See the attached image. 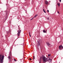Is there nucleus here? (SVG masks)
<instances>
[{
	"label": "nucleus",
	"instance_id": "obj_23",
	"mask_svg": "<svg viewBox=\"0 0 63 63\" xmlns=\"http://www.w3.org/2000/svg\"><path fill=\"white\" fill-rule=\"evenodd\" d=\"M33 19V18H32L31 19V20H32V19Z\"/></svg>",
	"mask_w": 63,
	"mask_h": 63
},
{
	"label": "nucleus",
	"instance_id": "obj_14",
	"mask_svg": "<svg viewBox=\"0 0 63 63\" xmlns=\"http://www.w3.org/2000/svg\"><path fill=\"white\" fill-rule=\"evenodd\" d=\"M57 5H58L59 6H60V3H58V4H57Z\"/></svg>",
	"mask_w": 63,
	"mask_h": 63
},
{
	"label": "nucleus",
	"instance_id": "obj_25",
	"mask_svg": "<svg viewBox=\"0 0 63 63\" xmlns=\"http://www.w3.org/2000/svg\"><path fill=\"white\" fill-rule=\"evenodd\" d=\"M62 48H63V47L62 46Z\"/></svg>",
	"mask_w": 63,
	"mask_h": 63
},
{
	"label": "nucleus",
	"instance_id": "obj_27",
	"mask_svg": "<svg viewBox=\"0 0 63 63\" xmlns=\"http://www.w3.org/2000/svg\"><path fill=\"white\" fill-rule=\"evenodd\" d=\"M49 19V18H47V19H48V20Z\"/></svg>",
	"mask_w": 63,
	"mask_h": 63
},
{
	"label": "nucleus",
	"instance_id": "obj_15",
	"mask_svg": "<svg viewBox=\"0 0 63 63\" xmlns=\"http://www.w3.org/2000/svg\"><path fill=\"white\" fill-rule=\"evenodd\" d=\"M9 31L7 32V34H8V33H9L10 32V31L9 30Z\"/></svg>",
	"mask_w": 63,
	"mask_h": 63
},
{
	"label": "nucleus",
	"instance_id": "obj_11",
	"mask_svg": "<svg viewBox=\"0 0 63 63\" xmlns=\"http://www.w3.org/2000/svg\"><path fill=\"white\" fill-rule=\"evenodd\" d=\"M43 32L44 33H47V32L45 30H43Z\"/></svg>",
	"mask_w": 63,
	"mask_h": 63
},
{
	"label": "nucleus",
	"instance_id": "obj_19",
	"mask_svg": "<svg viewBox=\"0 0 63 63\" xmlns=\"http://www.w3.org/2000/svg\"><path fill=\"white\" fill-rule=\"evenodd\" d=\"M14 61H16V59H14Z\"/></svg>",
	"mask_w": 63,
	"mask_h": 63
},
{
	"label": "nucleus",
	"instance_id": "obj_13",
	"mask_svg": "<svg viewBox=\"0 0 63 63\" xmlns=\"http://www.w3.org/2000/svg\"><path fill=\"white\" fill-rule=\"evenodd\" d=\"M43 11L45 13H46V11H45V10H44V9H43Z\"/></svg>",
	"mask_w": 63,
	"mask_h": 63
},
{
	"label": "nucleus",
	"instance_id": "obj_10",
	"mask_svg": "<svg viewBox=\"0 0 63 63\" xmlns=\"http://www.w3.org/2000/svg\"><path fill=\"white\" fill-rule=\"evenodd\" d=\"M62 45H60L59 46V48H61V47H62Z\"/></svg>",
	"mask_w": 63,
	"mask_h": 63
},
{
	"label": "nucleus",
	"instance_id": "obj_24",
	"mask_svg": "<svg viewBox=\"0 0 63 63\" xmlns=\"http://www.w3.org/2000/svg\"><path fill=\"white\" fill-rule=\"evenodd\" d=\"M30 60H31V58H30Z\"/></svg>",
	"mask_w": 63,
	"mask_h": 63
},
{
	"label": "nucleus",
	"instance_id": "obj_4",
	"mask_svg": "<svg viewBox=\"0 0 63 63\" xmlns=\"http://www.w3.org/2000/svg\"><path fill=\"white\" fill-rule=\"evenodd\" d=\"M18 32L17 34L18 35V36H19V34H20V32H21V30H18Z\"/></svg>",
	"mask_w": 63,
	"mask_h": 63
},
{
	"label": "nucleus",
	"instance_id": "obj_16",
	"mask_svg": "<svg viewBox=\"0 0 63 63\" xmlns=\"http://www.w3.org/2000/svg\"><path fill=\"white\" fill-rule=\"evenodd\" d=\"M29 35H30V36L31 37V35H30V32H29Z\"/></svg>",
	"mask_w": 63,
	"mask_h": 63
},
{
	"label": "nucleus",
	"instance_id": "obj_26",
	"mask_svg": "<svg viewBox=\"0 0 63 63\" xmlns=\"http://www.w3.org/2000/svg\"><path fill=\"white\" fill-rule=\"evenodd\" d=\"M7 19V17H6V18H5V19Z\"/></svg>",
	"mask_w": 63,
	"mask_h": 63
},
{
	"label": "nucleus",
	"instance_id": "obj_12",
	"mask_svg": "<svg viewBox=\"0 0 63 63\" xmlns=\"http://www.w3.org/2000/svg\"><path fill=\"white\" fill-rule=\"evenodd\" d=\"M37 16V15L36 14L33 17H36Z\"/></svg>",
	"mask_w": 63,
	"mask_h": 63
},
{
	"label": "nucleus",
	"instance_id": "obj_29",
	"mask_svg": "<svg viewBox=\"0 0 63 63\" xmlns=\"http://www.w3.org/2000/svg\"><path fill=\"white\" fill-rule=\"evenodd\" d=\"M39 63H40V62H39Z\"/></svg>",
	"mask_w": 63,
	"mask_h": 63
},
{
	"label": "nucleus",
	"instance_id": "obj_18",
	"mask_svg": "<svg viewBox=\"0 0 63 63\" xmlns=\"http://www.w3.org/2000/svg\"><path fill=\"white\" fill-rule=\"evenodd\" d=\"M34 59H35V56H33V60H34Z\"/></svg>",
	"mask_w": 63,
	"mask_h": 63
},
{
	"label": "nucleus",
	"instance_id": "obj_2",
	"mask_svg": "<svg viewBox=\"0 0 63 63\" xmlns=\"http://www.w3.org/2000/svg\"><path fill=\"white\" fill-rule=\"evenodd\" d=\"M4 58V56L2 55H0V62L3 63V60Z\"/></svg>",
	"mask_w": 63,
	"mask_h": 63
},
{
	"label": "nucleus",
	"instance_id": "obj_6",
	"mask_svg": "<svg viewBox=\"0 0 63 63\" xmlns=\"http://www.w3.org/2000/svg\"><path fill=\"white\" fill-rule=\"evenodd\" d=\"M43 56H44L43 55L40 58V60H41L42 58L43 62Z\"/></svg>",
	"mask_w": 63,
	"mask_h": 63
},
{
	"label": "nucleus",
	"instance_id": "obj_9",
	"mask_svg": "<svg viewBox=\"0 0 63 63\" xmlns=\"http://www.w3.org/2000/svg\"><path fill=\"white\" fill-rule=\"evenodd\" d=\"M11 53H12V52L11 51H10L9 52V56H11Z\"/></svg>",
	"mask_w": 63,
	"mask_h": 63
},
{
	"label": "nucleus",
	"instance_id": "obj_28",
	"mask_svg": "<svg viewBox=\"0 0 63 63\" xmlns=\"http://www.w3.org/2000/svg\"><path fill=\"white\" fill-rule=\"evenodd\" d=\"M59 48V49L60 50V49H60V48Z\"/></svg>",
	"mask_w": 63,
	"mask_h": 63
},
{
	"label": "nucleus",
	"instance_id": "obj_20",
	"mask_svg": "<svg viewBox=\"0 0 63 63\" xmlns=\"http://www.w3.org/2000/svg\"><path fill=\"white\" fill-rule=\"evenodd\" d=\"M47 11L48 13H49V10H47Z\"/></svg>",
	"mask_w": 63,
	"mask_h": 63
},
{
	"label": "nucleus",
	"instance_id": "obj_17",
	"mask_svg": "<svg viewBox=\"0 0 63 63\" xmlns=\"http://www.w3.org/2000/svg\"><path fill=\"white\" fill-rule=\"evenodd\" d=\"M50 55H51L50 54L48 55V56H50Z\"/></svg>",
	"mask_w": 63,
	"mask_h": 63
},
{
	"label": "nucleus",
	"instance_id": "obj_8",
	"mask_svg": "<svg viewBox=\"0 0 63 63\" xmlns=\"http://www.w3.org/2000/svg\"><path fill=\"white\" fill-rule=\"evenodd\" d=\"M48 2L47 1H45V3L46 4V5H47L48 4Z\"/></svg>",
	"mask_w": 63,
	"mask_h": 63
},
{
	"label": "nucleus",
	"instance_id": "obj_3",
	"mask_svg": "<svg viewBox=\"0 0 63 63\" xmlns=\"http://www.w3.org/2000/svg\"><path fill=\"white\" fill-rule=\"evenodd\" d=\"M40 40H38V41L37 42V47H39V46H40Z\"/></svg>",
	"mask_w": 63,
	"mask_h": 63
},
{
	"label": "nucleus",
	"instance_id": "obj_21",
	"mask_svg": "<svg viewBox=\"0 0 63 63\" xmlns=\"http://www.w3.org/2000/svg\"><path fill=\"white\" fill-rule=\"evenodd\" d=\"M59 1L60 2H61V0H59Z\"/></svg>",
	"mask_w": 63,
	"mask_h": 63
},
{
	"label": "nucleus",
	"instance_id": "obj_5",
	"mask_svg": "<svg viewBox=\"0 0 63 63\" xmlns=\"http://www.w3.org/2000/svg\"><path fill=\"white\" fill-rule=\"evenodd\" d=\"M11 56H8V59H9V61H10V62H11Z\"/></svg>",
	"mask_w": 63,
	"mask_h": 63
},
{
	"label": "nucleus",
	"instance_id": "obj_7",
	"mask_svg": "<svg viewBox=\"0 0 63 63\" xmlns=\"http://www.w3.org/2000/svg\"><path fill=\"white\" fill-rule=\"evenodd\" d=\"M46 44L47 46H50V44L48 43V42H47L46 43Z\"/></svg>",
	"mask_w": 63,
	"mask_h": 63
},
{
	"label": "nucleus",
	"instance_id": "obj_1",
	"mask_svg": "<svg viewBox=\"0 0 63 63\" xmlns=\"http://www.w3.org/2000/svg\"><path fill=\"white\" fill-rule=\"evenodd\" d=\"M43 63H45L46 62H48L49 63H50V62H51V59H49V60H48L45 56H43Z\"/></svg>",
	"mask_w": 63,
	"mask_h": 63
},
{
	"label": "nucleus",
	"instance_id": "obj_22",
	"mask_svg": "<svg viewBox=\"0 0 63 63\" xmlns=\"http://www.w3.org/2000/svg\"><path fill=\"white\" fill-rule=\"evenodd\" d=\"M58 14H59V12H58Z\"/></svg>",
	"mask_w": 63,
	"mask_h": 63
}]
</instances>
